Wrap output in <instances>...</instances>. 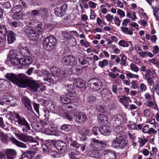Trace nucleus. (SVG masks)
I'll use <instances>...</instances> for the list:
<instances>
[{
  "label": "nucleus",
  "instance_id": "f257e3e1",
  "mask_svg": "<svg viewBox=\"0 0 159 159\" xmlns=\"http://www.w3.org/2000/svg\"><path fill=\"white\" fill-rule=\"evenodd\" d=\"M5 76L14 84L19 85L20 87L25 88L28 86L33 92L43 91L45 88L44 86L38 84L34 81H28L26 75L23 74L16 75L9 73H7Z\"/></svg>",
  "mask_w": 159,
  "mask_h": 159
},
{
  "label": "nucleus",
  "instance_id": "f03ea898",
  "mask_svg": "<svg viewBox=\"0 0 159 159\" xmlns=\"http://www.w3.org/2000/svg\"><path fill=\"white\" fill-rule=\"evenodd\" d=\"M62 62L64 65L71 66L70 70L72 74L80 75L82 73V70L80 66L77 65L76 58L74 56L68 55L64 57L62 59Z\"/></svg>",
  "mask_w": 159,
  "mask_h": 159
},
{
  "label": "nucleus",
  "instance_id": "7ed1b4c3",
  "mask_svg": "<svg viewBox=\"0 0 159 159\" xmlns=\"http://www.w3.org/2000/svg\"><path fill=\"white\" fill-rule=\"evenodd\" d=\"M42 24L41 22H39L36 26V30L33 31L32 34H30V31L32 30L33 27L26 26L24 28V31L28 35L30 39L32 40H36L39 38V33L42 32L43 29L42 28Z\"/></svg>",
  "mask_w": 159,
  "mask_h": 159
},
{
  "label": "nucleus",
  "instance_id": "20e7f679",
  "mask_svg": "<svg viewBox=\"0 0 159 159\" xmlns=\"http://www.w3.org/2000/svg\"><path fill=\"white\" fill-rule=\"evenodd\" d=\"M73 116L75 117V121L80 124H84L87 120L86 115L81 112L75 111H69L66 115L65 117L69 121L73 120Z\"/></svg>",
  "mask_w": 159,
  "mask_h": 159
},
{
  "label": "nucleus",
  "instance_id": "39448f33",
  "mask_svg": "<svg viewBox=\"0 0 159 159\" xmlns=\"http://www.w3.org/2000/svg\"><path fill=\"white\" fill-rule=\"evenodd\" d=\"M75 93H68L65 96H62L61 97V102L63 103V106H61L62 109L64 110L63 106L66 107V111L67 109L69 108L72 109L73 107V105H77V103L74 102L73 101L74 96H75Z\"/></svg>",
  "mask_w": 159,
  "mask_h": 159
},
{
  "label": "nucleus",
  "instance_id": "423d86ee",
  "mask_svg": "<svg viewBox=\"0 0 159 159\" xmlns=\"http://www.w3.org/2000/svg\"><path fill=\"white\" fill-rule=\"evenodd\" d=\"M154 94V92L145 93L144 97L147 102H145L144 104L156 109L157 108V106L155 99Z\"/></svg>",
  "mask_w": 159,
  "mask_h": 159
},
{
  "label": "nucleus",
  "instance_id": "0eeeda50",
  "mask_svg": "<svg viewBox=\"0 0 159 159\" xmlns=\"http://www.w3.org/2000/svg\"><path fill=\"white\" fill-rule=\"evenodd\" d=\"M127 143L122 136L118 134L116 139H114L112 142L111 145L118 149H123L126 146Z\"/></svg>",
  "mask_w": 159,
  "mask_h": 159
},
{
  "label": "nucleus",
  "instance_id": "6e6552de",
  "mask_svg": "<svg viewBox=\"0 0 159 159\" xmlns=\"http://www.w3.org/2000/svg\"><path fill=\"white\" fill-rule=\"evenodd\" d=\"M56 42V38L51 36L44 39L43 43L44 48L47 50H50L55 45Z\"/></svg>",
  "mask_w": 159,
  "mask_h": 159
},
{
  "label": "nucleus",
  "instance_id": "1a4fd4ad",
  "mask_svg": "<svg viewBox=\"0 0 159 159\" xmlns=\"http://www.w3.org/2000/svg\"><path fill=\"white\" fill-rule=\"evenodd\" d=\"M88 86L91 89L95 90L101 89L102 84L101 81L97 79H90L87 82Z\"/></svg>",
  "mask_w": 159,
  "mask_h": 159
},
{
  "label": "nucleus",
  "instance_id": "9d476101",
  "mask_svg": "<svg viewBox=\"0 0 159 159\" xmlns=\"http://www.w3.org/2000/svg\"><path fill=\"white\" fill-rule=\"evenodd\" d=\"M14 115L17 119V122L19 124L25 126V128L22 129V130L24 132H27L28 130H30V126L25 118L21 117L18 113L15 112L14 113Z\"/></svg>",
  "mask_w": 159,
  "mask_h": 159
},
{
  "label": "nucleus",
  "instance_id": "9b49d317",
  "mask_svg": "<svg viewBox=\"0 0 159 159\" xmlns=\"http://www.w3.org/2000/svg\"><path fill=\"white\" fill-rule=\"evenodd\" d=\"M92 140L93 142L91 143V146L93 150L96 152L100 150L103 148V145L106 144V142L94 139H93Z\"/></svg>",
  "mask_w": 159,
  "mask_h": 159
},
{
  "label": "nucleus",
  "instance_id": "f8f14e48",
  "mask_svg": "<svg viewBox=\"0 0 159 159\" xmlns=\"http://www.w3.org/2000/svg\"><path fill=\"white\" fill-rule=\"evenodd\" d=\"M67 5L66 4H64L61 6L56 8L55 9L54 13L56 16L61 17L66 13Z\"/></svg>",
  "mask_w": 159,
  "mask_h": 159
},
{
  "label": "nucleus",
  "instance_id": "ddd939ff",
  "mask_svg": "<svg viewBox=\"0 0 159 159\" xmlns=\"http://www.w3.org/2000/svg\"><path fill=\"white\" fill-rule=\"evenodd\" d=\"M127 118L124 115H116L112 119L111 121H115V123L118 125H120L125 122Z\"/></svg>",
  "mask_w": 159,
  "mask_h": 159
},
{
  "label": "nucleus",
  "instance_id": "4468645a",
  "mask_svg": "<svg viewBox=\"0 0 159 159\" xmlns=\"http://www.w3.org/2000/svg\"><path fill=\"white\" fill-rule=\"evenodd\" d=\"M54 143L56 148L62 152H65L67 149L66 144L63 141L56 140L54 142Z\"/></svg>",
  "mask_w": 159,
  "mask_h": 159
},
{
  "label": "nucleus",
  "instance_id": "2eb2a0df",
  "mask_svg": "<svg viewBox=\"0 0 159 159\" xmlns=\"http://www.w3.org/2000/svg\"><path fill=\"white\" fill-rule=\"evenodd\" d=\"M51 75L53 76L60 77L64 75V73L61 72L59 69L56 66L51 67L50 69Z\"/></svg>",
  "mask_w": 159,
  "mask_h": 159
},
{
  "label": "nucleus",
  "instance_id": "dca6fc26",
  "mask_svg": "<svg viewBox=\"0 0 159 159\" xmlns=\"http://www.w3.org/2000/svg\"><path fill=\"white\" fill-rule=\"evenodd\" d=\"M102 154L105 157H109L110 158L109 159H116V153L113 150L107 149L104 151L102 152Z\"/></svg>",
  "mask_w": 159,
  "mask_h": 159
},
{
  "label": "nucleus",
  "instance_id": "f3484780",
  "mask_svg": "<svg viewBox=\"0 0 159 159\" xmlns=\"http://www.w3.org/2000/svg\"><path fill=\"white\" fill-rule=\"evenodd\" d=\"M16 135L19 140L25 142H29L32 139V137L31 136L23 134H16Z\"/></svg>",
  "mask_w": 159,
  "mask_h": 159
},
{
  "label": "nucleus",
  "instance_id": "a211bd4d",
  "mask_svg": "<svg viewBox=\"0 0 159 159\" xmlns=\"http://www.w3.org/2000/svg\"><path fill=\"white\" fill-rule=\"evenodd\" d=\"M99 131L101 134L105 136L109 135L111 132V130L110 129V127L106 126L100 127Z\"/></svg>",
  "mask_w": 159,
  "mask_h": 159
},
{
  "label": "nucleus",
  "instance_id": "6ab92c4d",
  "mask_svg": "<svg viewBox=\"0 0 159 159\" xmlns=\"http://www.w3.org/2000/svg\"><path fill=\"white\" fill-rule=\"evenodd\" d=\"M7 40L8 44H12L16 40V35L13 31L9 30L7 32Z\"/></svg>",
  "mask_w": 159,
  "mask_h": 159
},
{
  "label": "nucleus",
  "instance_id": "aec40b11",
  "mask_svg": "<svg viewBox=\"0 0 159 159\" xmlns=\"http://www.w3.org/2000/svg\"><path fill=\"white\" fill-rule=\"evenodd\" d=\"M101 94L102 98L107 99H110L112 96L111 92L107 88L102 89L101 91Z\"/></svg>",
  "mask_w": 159,
  "mask_h": 159
},
{
  "label": "nucleus",
  "instance_id": "412c9836",
  "mask_svg": "<svg viewBox=\"0 0 159 159\" xmlns=\"http://www.w3.org/2000/svg\"><path fill=\"white\" fill-rule=\"evenodd\" d=\"M21 100L22 102L25 107L27 108L29 110H31L32 109V107L31 102L30 100L25 96L23 97Z\"/></svg>",
  "mask_w": 159,
  "mask_h": 159
},
{
  "label": "nucleus",
  "instance_id": "4be33fe9",
  "mask_svg": "<svg viewBox=\"0 0 159 159\" xmlns=\"http://www.w3.org/2000/svg\"><path fill=\"white\" fill-rule=\"evenodd\" d=\"M98 121L102 124H107L108 121L107 117L103 114H99L97 116Z\"/></svg>",
  "mask_w": 159,
  "mask_h": 159
},
{
  "label": "nucleus",
  "instance_id": "5701e85b",
  "mask_svg": "<svg viewBox=\"0 0 159 159\" xmlns=\"http://www.w3.org/2000/svg\"><path fill=\"white\" fill-rule=\"evenodd\" d=\"M7 104L12 106H15L17 104L18 101L13 97L9 96L7 98Z\"/></svg>",
  "mask_w": 159,
  "mask_h": 159
},
{
  "label": "nucleus",
  "instance_id": "b1692460",
  "mask_svg": "<svg viewBox=\"0 0 159 159\" xmlns=\"http://www.w3.org/2000/svg\"><path fill=\"white\" fill-rule=\"evenodd\" d=\"M7 28L5 25L0 26V38L3 39L5 38L6 34H7Z\"/></svg>",
  "mask_w": 159,
  "mask_h": 159
},
{
  "label": "nucleus",
  "instance_id": "393cba45",
  "mask_svg": "<svg viewBox=\"0 0 159 159\" xmlns=\"http://www.w3.org/2000/svg\"><path fill=\"white\" fill-rule=\"evenodd\" d=\"M29 145L30 148L34 150L37 149V146L39 145L38 142L34 140L32 138V140L29 141Z\"/></svg>",
  "mask_w": 159,
  "mask_h": 159
},
{
  "label": "nucleus",
  "instance_id": "a878e982",
  "mask_svg": "<svg viewBox=\"0 0 159 159\" xmlns=\"http://www.w3.org/2000/svg\"><path fill=\"white\" fill-rule=\"evenodd\" d=\"M43 132L44 133L48 135H54L56 136L59 135L58 131L52 129H50L47 128H45L43 130Z\"/></svg>",
  "mask_w": 159,
  "mask_h": 159
},
{
  "label": "nucleus",
  "instance_id": "bb28decb",
  "mask_svg": "<svg viewBox=\"0 0 159 159\" xmlns=\"http://www.w3.org/2000/svg\"><path fill=\"white\" fill-rule=\"evenodd\" d=\"M120 101L125 106L131 102V100L129 97L123 95L120 98Z\"/></svg>",
  "mask_w": 159,
  "mask_h": 159
},
{
  "label": "nucleus",
  "instance_id": "cd10ccee",
  "mask_svg": "<svg viewBox=\"0 0 159 159\" xmlns=\"http://www.w3.org/2000/svg\"><path fill=\"white\" fill-rule=\"evenodd\" d=\"M151 76L153 78H157L158 76L157 72V70L155 69H152L151 70L148 69L147 70L146 73L145 74V75H149L151 76Z\"/></svg>",
  "mask_w": 159,
  "mask_h": 159
},
{
  "label": "nucleus",
  "instance_id": "c85d7f7f",
  "mask_svg": "<svg viewBox=\"0 0 159 159\" xmlns=\"http://www.w3.org/2000/svg\"><path fill=\"white\" fill-rule=\"evenodd\" d=\"M24 58H21V65H25L31 64L32 62V59L30 56H25Z\"/></svg>",
  "mask_w": 159,
  "mask_h": 159
},
{
  "label": "nucleus",
  "instance_id": "c756f323",
  "mask_svg": "<svg viewBox=\"0 0 159 159\" xmlns=\"http://www.w3.org/2000/svg\"><path fill=\"white\" fill-rule=\"evenodd\" d=\"M20 53L23 56H27L29 54V51L27 48L25 47H22L19 49Z\"/></svg>",
  "mask_w": 159,
  "mask_h": 159
},
{
  "label": "nucleus",
  "instance_id": "7c9ffc66",
  "mask_svg": "<svg viewBox=\"0 0 159 159\" xmlns=\"http://www.w3.org/2000/svg\"><path fill=\"white\" fill-rule=\"evenodd\" d=\"M11 141L13 143L18 147L22 148H26V146L25 144L17 140L14 138H12Z\"/></svg>",
  "mask_w": 159,
  "mask_h": 159
},
{
  "label": "nucleus",
  "instance_id": "2f4dec72",
  "mask_svg": "<svg viewBox=\"0 0 159 159\" xmlns=\"http://www.w3.org/2000/svg\"><path fill=\"white\" fill-rule=\"evenodd\" d=\"M39 15H40L42 17L44 18L47 17L48 15V9H47L42 8L39 10Z\"/></svg>",
  "mask_w": 159,
  "mask_h": 159
},
{
  "label": "nucleus",
  "instance_id": "473e14b6",
  "mask_svg": "<svg viewBox=\"0 0 159 159\" xmlns=\"http://www.w3.org/2000/svg\"><path fill=\"white\" fill-rule=\"evenodd\" d=\"M11 62L14 66H17L20 64L21 65V58L18 59L16 57L10 59Z\"/></svg>",
  "mask_w": 159,
  "mask_h": 159
},
{
  "label": "nucleus",
  "instance_id": "72a5a7b5",
  "mask_svg": "<svg viewBox=\"0 0 159 159\" xmlns=\"http://www.w3.org/2000/svg\"><path fill=\"white\" fill-rule=\"evenodd\" d=\"M121 30L124 33L129 35H132L133 34L132 30L129 29L128 28L126 27H122L121 28Z\"/></svg>",
  "mask_w": 159,
  "mask_h": 159
},
{
  "label": "nucleus",
  "instance_id": "f704fd0d",
  "mask_svg": "<svg viewBox=\"0 0 159 159\" xmlns=\"http://www.w3.org/2000/svg\"><path fill=\"white\" fill-rule=\"evenodd\" d=\"M5 154L6 156H14L16 155V152L14 150L11 149H7Z\"/></svg>",
  "mask_w": 159,
  "mask_h": 159
},
{
  "label": "nucleus",
  "instance_id": "c9c22d12",
  "mask_svg": "<svg viewBox=\"0 0 159 159\" xmlns=\"http://www.w3.org/2000/svg\"><path fill=\"white\" fill-rule=\"evenodd\" d=\"M22 9V7L20 5H16L13 8L11 11L13 13H20V11Z\"/></svg>",
  "mask_w": 159,
  "mask_h": 159
},
{
  "label": "nucleus",
  "instance_id": "e433bc0d",
  "mask_svg": "<svg viewBox=\"0 0 159 159\" xmlns=\"http://www.w3.org/2000/svg\"><path fill=\"white\" fill-rule=\"evenodd\" d=\"M96 110L102 113L107 112L106 107L102 105H98L96 107Z\"/></svg>",
  "mask_w": 159,
  "mask_h": 159
},
{
  "label": "nucleus",
  "instance_id": "4c0bfd02",
  "mask_svg": "<svg viewBox=\"0 0 159 159\" xmlns=\"http://www.w3.org/2000/svg\"><path fill=\"white\" fill-rule=\"evenodd\" d=\"M144 77L147 80L148 84L150 86H151L153 84L154 82L152 78L149 76V75H144Z\"/></svg>",
  "mask_w": 159,
  "mask_h": 159
},
{
  "label": "nucleus",
  "instance_id": "58836bf2",
  "mask_svg": "<svg viewBox=\"0 0 159 159\" xmlns=\"http://www.w3.org/2000/svg\"><path fill=\"white\" fill-rule=\"evenodd\" d=\"M66 89L67 91L69 92V93H75L74 92L75 89V87L71 84H68L66 86Z\"/></svg>",
  "mask_w": 159,
  "mask_h": 159
},
{
  "label": "nucleus",
  "instance_id": "ea45409f",
  "mask_svg": "<svg viewBox=\"0 0 159 159\" xmlns=\"http://www.w3.org/2000/svg\"><path fill=\"white\" fill-rule=\"evenodd\" d=\"M138 143L139 144V146L140 147H143L146 143L147 142V140L146 139H142L140 137L138 138Z\"/></svg>",
  "mask_w": 159,
  "mask_h": 159
},
{
  "label": "nucleus",
  "instance_id": "a19ab883",
  "mask_svg": "<svg viewBox=\"0 0 159 159\" xmlns=\"http://www.w3.org/2000/svg\"><path fill=\"white\" fill-rule=\"evenodd\" d=\"M108 64V61L106 59H103L102 61H99L98 62V65L102 68H104Z\"/></svg>",
  "mask_w": 159,
  "mask_h": 159
},
{
  "label": "nucleus",
  "instance_id": "79ce46f5",
  "mask_svg": "<svg viewBox=\"0 0 159 159\" xmlns=\"http://www.w3.org/2000/svg\"><path fill=\"white\" fill-rule=\"evenodd\" d=\"M120 56L121 57L120 60L121 62L120 63V65L124 66H126V60L127 59L126 57L124 54H120Z\"/></svg>",
  "mask_w": 159,
  "mask_h": 159
},
{
  "label": "nucleus",
  "instance_id": "37998d69",
  "mask_svg": "<svg viewBox=\"0 0 159 159\" xmlns=\"http://www.w3.org/2000/svg\"><path fill=\"white\" fill-rule=\"evenodd\" d=\"M126 75L128 78L131 79L134 78L138 79L139 78V76L138 75L133 74L130 72H128L126 73Z\"/></svg>",
  "mask_w": 159,
  "mask_h": 159
},
{
  "label": "nucleus",
  "instance_id": "c03bdc74",
  "mask_svg": "<svg viewBox=\"0 0 159 159\" xmlns=\"http://www.w3.org/2000/svg\"><path fill=\"white\" fill-rule=\"evenodd\" d=\"M12 16V18L15 20H18L23 17V14L22 12L14 13Z\"/></svg>",
  "mask_w": 159,
  "mask_h": 159
},
{
  "label": "nucleus",
  "instance_id": "a18cd8bd",
  "mask_svg": "<svg viewBox=\"0 0 159 159\" xmlns=\"http://www.w3.org/2000/svg\"><path fill=\"white\" fill-rule=\"evenodd\" d=\"M87 100L89 104H92L95 102L96 98L95 96L91 95L88 97Z\"/></svg>",
  "mask_w": 159,
  "mask_h": 159
},
{
  "label": "nucleus",
  "instance_id": "49530a36",
  "mask_svg": "<svg viewBox=\"0 0 159 159\" xmlns=\"http://www.w3.org/2000/svg\"><path fill=\"white\" fill-rule=\"evenodd\" d=\"M131 70L136 73H137L139 71L138 67L135 64L133 63H131L129 66Z\"/></svg>",
  "mask_w": 159,
  "mask_h": 159
},
{
  "label": "nucleus",
  "instance_id": "de8ad7c7",
  "mask_svg": "<svg viewBox=\"0 0 159 159\" xmlns=\"http://www.w3.org/2000/svg\"><path fill=\"white\" fill-rule=\"evenodd\" d=\"M84 84L83 80H76L75 85L77 87L81 88L83 87Z\"/></svg>",
  "mask_w": 159,
  "mask_h": 159
},
{
  "label": "nucleus",
  "instance_id": "09e8293b",
  "mask_svg": "<svg viewBox=\"0 0 159 159\" xmlns=\"http://www.w3.org/2000/svg\"><path fill=\"white\" fill-rule=\"evenodd\" d=\"M118 43L120 46L123 47H128L129 46L128 42L124 40H120Z\"/></svg>",
  "mask_w": 159,
  "mask_h": 159
},
{
  "label": "nucleus",
  "instance_id": "8fccbe9b",
  "mask_svg": "<svg viewBox=\"0 0 159 159\" xmlns=\"http://www.w3.org/2000/svg\"><path fill=\"white\" fill-rule=\"evenodd\" d=\"M70 45L72 47L75 46L76 44V39L73 37H71L69 40Z\"/></svg>",
  "mask_w": 159,
  "mask_h": 159
},
{
  "label": "nucleus",
  "instance_id": "3c124183",
  "mask_svg": "<svg viewBox=\"0 0 159 159\" xmlns=\"http://www.w3.org/2000/svg\"><path fill=\"white\" fill-rule=\"evenodd\" d=\"M80 43L81 45L85 48L88 47L90 45L89 43L84 39H81L80 41Z\"/></svg>",
  "mask_w": 159,
  "mask_h": 159
},
{
  "label": "nucleus",
  "instance_id": "603ef678",
  "mask_svg": "<svg viewBox=\"0 0 159 159\" xmlns=\"http://www.w3.org/2000/svg\"><path fill=\"white\" fill-rule=\"evenodd\" d=\"M82 131L80 133L83 136H85L88 134L89 132V129L87 128H84L81 129Z\"/></svg>",
  "mask_w": 159,
  "mask_h": 159
},
{
  "label": "nucleus",
  "instance_id": "864d4df0",
  "mask_svg": "<svg viewBox=\"0 0 159 159\" xmlns=\"http://www.w3.org/2000/svg\"><path fill=\"white\" fill-rule=\"evenodd\" d=\"M117 14L120 17L121 19L123 18L125 16V12L124 11L121 9H118L117 10Z\"/></svg>",
  "mask_w": 159,
  "mask_h": 159
},
{
  "label": "nucleus",
  "instance_id": "5fc2aeb1",
  "mask_svg": "<svg viewBox=\"0 0 159 159\" xmlns=\"http://www.w3.org/2000/svg\"><path fill=\"white\" fill-rule=\"evenodd\" d=\"M16 57V52L14 50H11L10 51L9 54V57L10 59H13Z\"/></svg>",
  "mask_w": 159,
  "mask_h": 159
},
{
  "label": "nucleus",
  "instance_id": "6e6d98bb",
  "mask_svg": "<svg viewBox=\"0 0 159 159\" xmlns=\"http://www.w3.org/2000/svg\"><path fill=\"white\" fill-rule=\"evenodd\" d=\"M71 128V126L70 125L65 124L61 127V129L65 130L66 131H69Z\"/></svg>",
  "mask_w": 159,
  "mask_h": 159
},
{
  "label": "nucleus",
  "instance_id": "4d7b16f0",
  "mask_svg": "<svg viewBox=\"0 0 159 159\" xmlns=\"http://www.w3.org/2000/svg\"><path fill=\"white\" fill-rule=\"evenodd\" d=\"M88 4L90 8L93 9L96 8L97 5V4L96 3L91 1H89Z\"/></svg>",
  "mask_w": 159,
  "mask_h": 159
},
{
  "label": "nucleus",
  "instance_id": "13d9d810",
  "mask_svg": "<svg viewBox=\"0 0 159 159\" xmlns=\"http://www.w3.org/2000/svg\"><path fill=\"white\" fill-rule=\"evenodd\" d=\"M69 156L70 159H83V158L81 157H76L74 152H71L69 154Z\"/></svg>",
  "mask_w": 159,
  "mask_h": 159
},
{
  "label": "nucleus",
  "instance_id": "bf43d9fd",
  "mask_svg": "<svg viewBox=\"0 0 159 159\" xmlns=\"http://www.w3.org/2000/svg\"><path fill=\"white\" fill-rule=\"evenodd\" d=\"M147 87L146 84L142 83L140 84V90L142 92H145L147 89Z\"/></svg>",
  "mask_w": 159,
  "mask_h": 159
},
{
  "label": "nucleus",
  "instance_id": "052dcab7",
  "mask_svg": "<svg viewBox=\"0 0 159 159\" xmlns=\"http://www.w3.org/2000/svg\"><path fill=\"white\" fill-rule=\"evenodd\" d=\"M131 87L133 89H136L138 87V84L136 80H132L131 83Z\"/></svg>",
  "mask_w": 159,
  "mask_h": 159
},
{
  "label": "nucleus",
  "instance_id": "680f3d73",
  "mask_svg": "<svg viewBox=\"0 0 159 159\" xmlns=\"http://www.w3.org/2000/svg\"><path fill=\"white\" fill-rule=\"evenodd\" d=\"M0 139L4 143H7L8 141L7 136L6 134L1 137Z\"/></svg>",
  "mask_w": 159,
  "mask_h": 159
},
{
  "label": "nucleus",
  "instance_id": "e2e57ef3",
  "mask_svg": "<svg viewBox=\"0 0 159 159\" xmlns=\"http://www.w3.org/2000/svg\"><path fill=\"white\" fill-rule=\"evenodd\" d=\"M149 62L152 63L153 64L156 65V66L158 65L159 63V61L157 60L154 58L150 59L149 60Z\"/></svg>",
  "mask_w": 159,
  "mask_h": 159
},
{
  "label": "nucleus",
  "instance_id": "0e129e2a",
  "mask_svg": "<svg viewBox=\"0 0 159 159\" xmlns=\"http://www.w3.org/2000/svg\"><path fill=\"white\" fill-rule=\"evenodd\" d=\"M33 106H34V108L35 110L38 113V114H39V105L38 104L35 103L34 102H33Z\"/></svg>",
  "mask_w": 159,
  "mask_h": 159
},
{
  "label": "nucleus",
  "instance_id": "69168bd1",
  "mask_svg": "<svg viewBox=\"0 0 159 159\" xmlns=\"http://www.w3.org/2000/svg\"><path fill=\"white\" fill-rule=\"evenodd\" d=\"M3 7L5 8H9L11 7V4L9 2H5L2 5Z\"/></svg>",
  "mask_w": 159,
  "mask_h": 159
},
{
  "label": "nucleus",
  "instance_id": "338daca9",
  "mask_svg": "<svg viewBox=\"0 0 159 159\" xmlns=\"http://www.w3.org/2000/svg\"><path fill=\"white\" fill-rule=\"evenodd\" d=\"M0 126L2 129H5V125L4 124L3 118L0 117Z\"/></svg>",
  "mask_w": 159,
  "mask_h": 159
},
{
  "label": "nucleus",
  "instance_id": "774afa93",
  "mask_svg": "<svg viewBox=\"0 0 159 159\" xmlns=\"http://www.w3.org/2000/svg\"><path fill=\"white\" fill-rule=\"evenodd\" d=\"M153 50L152 51L154 54H157L159 51V48L157 46H155L153 47Z\"/></svg>",
  "mask_w": 159,
  "mask_h": 159
}]
</instances>
